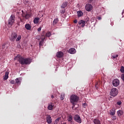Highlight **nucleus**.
Returning a JSON list of instances; mask_svg holds the SVG:
<instances>
[{
    "mask_svg": "<svg viewBox=\"0 0 124 124\" xmlns=\"http://www.w3.org/2000/svg\"><path fill=\"white\" fill-rule=\"evenodd\" d=\"M19 63L21 64L22 65L24 64H30L31 62V60L30 58H24L20 57L18 59Z\"/></svg>",
    "mask_w": 124,
    "mask_h": 124,
    "instance_id": "obj_1",
    "label": "nucleus"
},
{
    "mask_svg": "<svg viewBox=\"0 0 124 124\" xmlns=\"http://www.w3.org/2000/svg\"><path fill=\"white\" fill-rule=\"evenodd\" d=\"M70 102L73 104V106L72 107L73 109L75 106V102H77L79 100V97L76 95L73 94L70 96Z\"/></svg>",
    "mask_w": 124,
    "mask_h": 124,
    "instance_id": "obj_2",
    "label": "nucleus"
},
{
    "mask_svg": "<svg viewBox=\"0 0 124 124\" xmlns=\"http://www.w3.org/2000/svg\"><path fill=\"white\" fill-rule=\"evenodd\" d=\"M119 94V91L116 88H112L111 89L109 94L111 96H113L115 97V96H117Z\"/></svg>",
    "mask_w": 124,
    "mask_h": 124,
    "instance_id": "obj_3",
    "label": "nucleus"
},
{
    "mask_svg": "<svg viewBox=\"0 0 124 124\" xmlns=\"http://www.w3.org/2000/svg\"><path fill=\"white\" fill-rule=\"evenodd\" d=\"M14 22H15V16L11 15L8 21V25L12 26L14 24Z\"/></svg>",
    "mask_w": 124,
    "mask_h": 124,
    "instance_id": "obj_4",
    "label": "nucleus"
},
{
    "mask_svg": "<svg viewBox=\"0 0 124 124\" xmlns=\"http://www.w3.org/2000/svg\"><path fill=\"white\" fill-rule=\"evenodd\" d=\"M18 35L17 34V33L16 32H12L11 34V36L10 37V40L11 41L14 42L16 40V38H17V36Z\"/></svg>",
    "mask_w": 124,
    "mask_h": 124,
    "instance_id": "obj_5",
    "label": "nucleus"
},
{
    "mask_svg": "<svg viewBox=\"0 0 124 124\" xmlns=\"http://www.w3.org/2000/svg\"><path fill=\"white\" fill-rule=\"evenodd\" d=\"M74 120L78 124H81L82 123V119L79 115L76 114L74 117Z\"/></svg>",
    "mask_w": 124,
    "mask_h": 124,
    "instance_id": "obj_6",
    "label": "nucleus"
},
{
    "mask_svg": "<svg viewBox=\"0 0 124 124\" xmlns=\"http://www.w3.org/2000/svg\"><path fill=\"white\" fill-rule=\"evenodd\" d=\"M85 8L86 11L90 12V11H92L93 10V7L92 4L88 3L86 4Z\"/></svg>",
    "mask_w": 124,
    "mask_h": 124,
    "instance_id": "obj_7",
    "label": "nucleus"
},
{
    "mask_svg": "<svg viewBox=\"0 0 124 124\" xmlns=\"http://www.w3.org/2000/svg\"><path fill=\"white\" fill-rule=\"evenodd\" d=\"M112 84L114 87H118L120 85V80L118 79H115L113 80Z\"/></svg>",
    "mask_w": 124,
    "mask_h": 124,
    "instance_id": "obj_8",
    "label": "nucleus"
},
{
    "mask_svg": "<svg viewBox=\"0 0 124 124\" xmlns=\"http://www.w3.org/2000/svg\"><path fill=\"white\" fill-rule=\"evenodd\" d=\"M68 53L72 54H75V53H76V49L74 48H71L69 49Z\"/></svg>",
    "mask_w": 124,
    "mask_h": 124,
    "instance_id": "obj_9",
    "label": "nucleus"
},
{
    "mask_svg": "<svg viewBox=\"0 0 124 124\" xmlns=\"http://www.w3.org/2000/svg\"><path fill=\"white\" fill-rule=\"evenodd\" d=\"M78 24L79 25H81V27L82 28H84L85 26V21L83 20H80L78 22Z\"/></svg>",
    "mask_w": 124,
    "mask_h": 124,
    "instance_id": "obj_10",
    "label": "nucleus"
},
{
    "mask_svg": "<svg viewBox=\"0 0 124 124\" xmlns=\"http://www.w3.org/2000/svg\"><path fill=\"white\" fill-rule=\"evenodd\" d=\"M46 123L51 124L52 123V118L50 115H47L46 117Z\"/></svg>",
    "mask_w": 124,
    "mask_h": 124,
    "instance_id": "obj_11",
    "label": "nucleus"
},
{
    "mask_svg": "<svg viewBox=\"0 0 124 124\" xmlns=\"http://www.w3.org/2000/svg\"><path fill=\"white\" fill-rule=\"evenodd\" d=\"M62 56H63V53L62 51H59L56 54L57 58H62Z\"/></svg>",
    "mask_w": 124,
    "mask_h": 124,
    "instance_id": "obj_12",
    "label": "nucleus"
},
{
    "mask_svg": "<svg viewBox=\"0 0 124 124\" xmlns=\"http://www.w3.org/2000/svg\"><path fill=\"white\" fill-rule=\"evenodd\" d=\"M8 75H9V72H6L5 75L3 77L4 80H7L8 79Z\"/></svg>",
    "mask_w": 124,
    "mask_h": 124,
    "instance_id": "obj_13",
    "label": "nucleus"
},
{
    "mask_svg": "<svg viewBox=\"0 0 124 124\" xmlns=\"http://www.w3.org/2000/svg\"><path fill=\"white\" fill-rule=\"evenodd\" d=\"M77 14L78 17H82L84 15V13L81 11H78Z\"/></svg>",
    "mask_w": 124,
    "mask_h": 124,
    "instance_id": "obj_14",
    "label": "nucleus"
},
{
    "mask_svg": "<svg viewBox=\"0 0 124 124\" xmlns=\"http://www.w3.org/2000/svg\"><path fill=\"white\" fill-rule=\"evenodd\" d=\"M93 123H94V124H100V121L98 120V119H94L93 121Z\"/></svg>",
    "mask_w": 124,
    "mask_h": 124,
    "instance_id": "obj_15",
    "label": "nucleus"
},
{
    "mask_svg": "<svg viewBox=\"0 0 124 124\" xmlns=\"http://www.w3.org/2000/svg\"><path fill=\"white\" fill-rule=\"evenodd\" d=\"M25 28L26 30H28V31H30L31 29V27L29 24H27L25 25Z\"/></svg>",
    "mask_w": 124,
    "mask_h": 124,
    "instance_id": "obj_16",
    "label": "nucleus"
},
{
    "mask_svg": "<svg viewBox=\"0 0 124 124\" xmlns=\"http://www.w3.org/2000/svg\"><path fill=\"white\" fill-rule=\"evenodd\" d=\"M67 3H68V2L66 1L65 2H63L61 6V8H65V7H66V6H67Z\"/></svg>",
    "mask_w": 124,
    "mask_h": 124,
    "instance_id": "obj_17",
    "label": "nucleus"
},
{
    "mask_svg": "<svg viewBox=\"0 0 124 124\" xmlns=\"http://www.w3.org/2000/svg\"><path fill=\"white\" fill-rule=\"evenodd\" d=\"M34 24H38L39 23V18L38 17H35L33 20Z\"/></svg>",
    "mask_w": 124,
    "mask_h": 124,
    "instance_id": "obj_18",
    "label": "nucleus"
},
{
    "mask_svg": "<svg viewBox=\"0 0 124 124\" xmlns=\"http://www.w3.org/2000/svg\"><path fill=\"white\" fill-rule=\"evenodd\" d=\"M16 83L17 85H21V81L20 80V78H17L15 79Z\"/></svg>",
    "mask_w": 124,
    "mask_h": 124,
    "instance_id": "obj_19",
    "label": "nucleus"
},
{
    "mask_svg": "<svg viewBox=\"0 0 124 124\" xmlns=\"http://www.w3.org/2000/svg\"><path fill=\"white\" fill-rule=\"evenodd\" d=\"M54 107V105H52L51 104H49L47 107L48 110H53V108Z\"/></svg>",
    "mask_w": 124,
    "mask_h": 124,
    "instance_id": "obj_20",
    "label": "nucleus"
},
{
    "mask_svg": "<svg viewBox=\"0 0 124 124\" xmlns=\"http://www.w3.org/2000/svg\"><path fill=\"white\" fill-rule=\"evenodd\" d=\"M22 16L23 17H25L26 19H29V18L31 17V16L28 14H26V15H25V14H23Z\"/></svg>",
    "mask_w": 124,
    "mask_h": 124,
    "instance_id": "obj_21",
    "label": "nucleus"
},
{
    "mask_svg": "<svg viewBox=\"0 0 124 124\" xmlns=\"http://www.w3.org/2000/svg\"><path fill=\"white\" fill-rule=\"evenodd\" d=\"M115 109H112L111 110H110V115H111V116H114V115H115Z\"/></svg>",
    "mask_w": 124,
    "mask_h": 124,
    "instance_id": "obj_22",
    "label": "nucleus"
},
{
    "mask_svg": "<svg viewBox=\"0 0 124 124\" xmlns=\"http://www.w3.org/2000/svg\"><path fill=\"white\" fill-rule=\"evenodd\" d=\"M58 22H59V19L58 18H55L54 19L53 24V25H56L58 24Z\"/></svg>",
    "mask_w": 124,
    "mask_h": 124,
    "instance_id": "obj_23",
    "label": "nucleus"
},
{
    "mask_svg": "<svg viewBox=\"0 0 124 124\" xmlns=\"http://www.w3.org/2000/svg\"><path fill=\"white\" fill-rule=\"evenodd\" d=\"M67 121L68 122H71V121H72V115L68 116Z\"/></svg>",
    "mask_w": 124,
    "mask_h": 124,
    "instance_id": "obj_24",
    "label": "nucleus"
},
{
    "mask_svg": "<svg viewBox=\"0 0 124 124\" xmlns=\"http://www.w3.org/2000/svg\"><path fill=\"white\" fill-rule=\"evenodd\" d=\"M21 38H22V36L20 35H19L16 39V42H18V41H19Z\"/></svg>",
    "mask_w": 124,
    "mask_h": 124,
    "instance_id": "obj_25",
    "label": "nucleus"
},
{
    "mask_svg": "<svg viewBox=\"0 0 124 124\" xmlns=\"http://www.w3.org/2000/svg\"><path fill=\"white\" fill-rule=\"evenodd\" d=\"M117 114L119 116H122V115L123 114V112L122 110H118L117 111Z\"/></svg>",
    "mask_w": 124,
    "mask_h": 124,
    "instance_id": "obj_26",
    "label": "nucleus"
},
{
    "mask_svg": "<svg viewBox=\"0 0 124 124\" xmlns=\"http://www.w3.org/2000/svg\"><path fill=\"white\" fill-rule=\"evenodd\" d=\"M60 120H61V117H58L56 119L54 122L55 124H58L60 122Z\"/></svg>",
    "mask_w": 124,
    "mask_h": 124,
    "instance_id": "obj_27",
    "label": "nucleus"
},
{
    "mask_svg": "<svg viewBox=\"0 0 124 124\" xmlns=\"http://www.w3.org/2000/svg\"><path fill=\"white\" fill-rule=\"evenodd\" d=\"M51 32H47L46 34V37H50V36H51Z\"/></svg>",
    "mask_w": 124,
    "mask_h": 124,
    "instance_id": "obj_28",
    "label": "nucleus"
},
{
    "mask_svg": "<svg viewBox=\"0 0 124 124\" xmlns=\"http://www.w3.org/2000/svg\"><path fill=\"white\" fill-rule=\"evenodd\" d=\"M118 57H119V55L118 54H112V57L113 58V59H116V58H118Z\"/></svg>",
    "mask_w": 124,
    "mask_h": 124,
    "instance_id": "obj_29",
    "label": "nucleus"
},
{
    "mask_svg": "<svg viewBox=\"0 0 124 124\" xmlns=\"http://www.w3.org/2000/svg\"><path fill=\"white\" fill-rule=\"evenodd\" d=\"M60 98L61 100H63V99H64V94H61Z\"/></svg>",
    "mask_w": 124,
    "mask_h": 124,
    "instance_id": "obj_30",
    "label": "nucleus"
},
{
    "mask_svg": "<svg viewBox=\"0 0 124 124\" xmlns=\"http://www.w3.org/2000/svg\"><path fill=\"white\" fill-rule=\"evenodd\" d=\"M46 37V36H45V35H41V39H42V40H44V39H45Z\"/></svg>",
    "mask_w": 124,
    "mask_h": 124,
    "instance_id": "obj_31",
    "label": "nucleus"
},
{
    "mask_svg": "<svg viewBox=\"0 0 124 124\" xmlns=\"http://www.w3.org/2000/svg\"><path fill=\"white\" fill-rule=\"evenodd\" d=\"M44 40H42L41 41H40L39 43V46L40 47L41 46H42L43 45V42H44Z\"/></svg>",
    "mask_w": 124,
    "mask_h": 124,
    "instance_id": "obj_32",
    "label": "nucleus"
},
{
    "mask_svg": "<svg viewBox=\"0 0 124 124\" xmlns=\"http://www.w3.org/2000/svg\"><path fill=\"white\" fill-rule=\"evenodd\" d=\"M61 14H64L65 13V9H63L60 11Z\"/></svg>",
    "mask_w": 124,
    "mask_h": 124,
    "instance_id": "obj_33",
    "label": "nucleus"
},
{
    "mask_svg": "<svg viewBox=\"0 0 124 124\" xmlns=\"http://www.w3.org/2000/svg\"><path fill=\"white\" fill-rule=\"evenodd\" d=\"M121 71L123 73H124V66H122L121 67Z\"/></svg>",
    "mask_w": 124,
    "mask_h": 124,
    "instance_id": "obj_34",
    "label": "nucleus"
},
{
    "mask_svg": "<svg viewBox=\"0 0 124 124\" xmlns=\"http://www.w3.org/2000/svg\"><path fill=\"white\" fill-rule=\"evenodd\" d=\"M11 84H12L13 85L15 84V81L14 80H12L10 81Z\"/></svg>",
    "mask_w": 124,
    "mask_h": 124,
    "instance_id": "obj_35",
    "label": "nucleus"
},
{
    "mask_svg": "<svg viewBox=\"0 0 124 124\" xmlns=\"http://www.w3.org/2000/svg\"><path fill=\"white\" fill-rule=\"evenodd\" d=\"M98 85H99V82H97L95 84V88L97 89V87H98Z\"/></svg>",
    "mask_w": 124,
    "mask_h": 124,
    "instance_id": "obj_36",
    "label": "nucleus"
},
{
    "mask_svg": "<svg viewBox=\"0 0 124 124\" xmlns=\"http://www.w3.org/2000/svg\"><path fill=\"white\" fill-rule=\"evenodd\" d=\"M78 21H77V19H75L74 20V24H77V23H78Z\"/></svg>",
    "mask_w": 124,
    "mask_h": 124,
    "instance_id": "obj_37",
    "label": "nucleus"
},
{
    "mask_svg": "<svg viewBox=\"0 0 124 124\" xmlns=\"http://www.w3.org/2000/svg\"><path fill=\"white\" fill-rule=\"evenodd\" d=\"M118 105H121L122 104V102L121 101H119L117 102Z\"/></svg>",
    "mask_w": 124,
    "mask_h": 124,
    "instance_id": "obj_38",
    "label": "nucleus"
},
{
    "mask_svg": "<svg viewBox=\"0 0 124 124\" xmlns=\"http://www.w3.org/2000/svg\"><path fill=\"white\" fill-rule=\"evenodd\" d=\"M37 31H41V27L37 29Z\"/></svg>",
    "mask_w": 124,
    "mask_h": 124,
    "instance_id": "obj_39",
    "label": "nucleus"
},
{
    "mask_svg": "<svg viewBox=\"0 0 124 124\" xmlns=\"http://www.w3.org/2000/svg\"><path fill=\"white\" fill-rule=\"evenodd\" d=\"M2 49H4V48H5V45H2Z\"/></svg>",
    "mask_w": 124,
    "mask_h": 124,
    "instance_id": "obj_40",
    "label": "nucleus"
},
{
    "mask_svg": "<svg viewBox=\"0 0 124 124\" xmlns=\"http://www.w3.org/2000/svg\"><path fill=\"white\" fill-rule=\"evenodd\" d=\"M89 2H93V0H89Z\"/></svg>",
    "mask_w": 124,
    "mask_h": 124,
    "instance_id": "obj_41",
    "label": "nucleus"
},
{
    "mask_svg": "<svg viewBox=\"0 0 124 124\" xmlns=\"http://www.w3.org/2000/svg\"><path fill=\"white\" fill-rule=\"evenodd\" d=\"M98 20H101V17H98Z\"/></svg>",
    "mask_w": 124,
    "mask_h": 124,
    "instance_id": "obj_42",
    "label": "nucleus"
},
{
    "mask_svg": "<svg viewBox=\"0 0 124 124\" xmlns=\"http://www.w3.org/2000/svg\"><path fill=\"white\" fill-rule=\"evenodd\" d=\"M51 98H54V95H51Z\"/></svg>",
    "mask_w": 124,
    "mask_h": 124,
    "instance_id": "obj_43",
    "label": "nucleus"
},
{
    "mask_svg": "<svg viewBox=\"0 0 124 124\" xmlns=\"http://www.w3.org/2000/svg\"><path fill=\"white\" fill-rule=\"evenodd\" d=\"M83 106H86V103H83Z\"/></svg>",
    "mask_w": 124,
    "mask_h": 124,
    "instance_id": "obj_44",
    "label": "nucleus"
},
{
    "mask_svg": "<svg viewBox=\"0 0 124 124\" xmlns=\"http://www.w3.org/2000/svg\"><path fill=\"white\" fill-rule=\"evenodd\" d=\"M113 120H116V117H113Z\"/></svg>",
    "mask_w": 124,
    "mask_h": 124,
    "instance_id": "obj_45",
    "label": "nucleus"
},
{
    "mask_svg": "<svg viewBox=\"0 0 124 124\" xmlns=\"http://www.w3.org/2000/svg\"><path fill=\"white\" fill-rule=\"evenodd\" d=\"M61 124H66V123H61Z\"/></svg>",
    "mask_w": 124,
    "mask_h": 124,
    "instance_id": "obj_46",
    "label": "nucleus"
},
{
    "mask_svg": "<svg viewBox=\"0 0 124 124\" xmlns=\"http://www.w3.org/2000/svg\"><path fill=\"white\" fill-rule=\"evenodd\" d=\"M89 21V18H88V19L87 20V22H88Z\"/></svg>",
    "mask_w": 124,
    "mask_h": 124,
    "instance_id": "obj_47",
    "label": "nucleus"
}]
</instances>
